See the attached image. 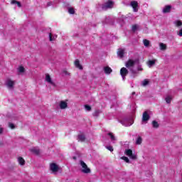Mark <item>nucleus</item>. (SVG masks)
<instances>
[{
    "mask_svg": "<svg viewBox=\"0 0 182 182\" xmlns=\"http://www.w3.org/2000/svg\"><path fill=\"white\" fill-rule=\"evenodd\" d=\"M59 106H60V109L63 110L68 107V102H66L65 101H61L60 102Z\"/></svg>",
    "mask_w": 182,
    "mask_h": 182,
    "instance_id": "obj_13",
    "label": "nucleus"
},
{
    "mask_svg": "<svg viewBox=\"0 0 182 182\" xmlns=\"http://www.w3.org/2000/svg\"><path fill=\"white\" fill-rule=\"evenodd\" d=\"M156 64V60H150L148 61V66L149 68H151V66H154V65Z\"/></svg>",
    "mask_w": 182,
    "mask_h": 182,
    "instance_id": "obj_22",
    "label": "nucleus"
},
{
    "mask_svg": "<svg viewBox=\"0 0 182 182\" xmlns=\"http://www.w3.org/2000/svg\"><path fill=\"white\" fill-rule=\"evenodd\" d=\"M4 133V128L0 127V134H2Z\"/></svg>",
    "mask_w": 182,
    "mask_h": 182,
    "instance_id": "obj_41",
    "label": "nucleus"
},
{
    "mask_svg": "<svg viewBox=\"0 0 182 182\" xmlns=\"http://www.w3.org/2000/svg\"><path fill=\"white\" fill-rule=\"evenodd\" d=\"M125 154L129 156L132 160H136V155L133 154V151H132V149H126Z\"/></svg>",
    "mask_w": 182,
    "mask_h": 182,
    "instance_id": "obj_9",
    "label": "nucleus"
},
{
    "mask_svg": "<svg viewBox=\"0 0 182 182\" xmlns=\"http://www.w3.org/2000/svg\"><path fill=\"white\" fill-rule=\"evenodd\" d=\"M86 137L83 134L78 135V141H85Z\"/></svg>",
    "mask_w": 182,
    "mask_h": 182,
    "instance_id": "obj_23",
    "label": "nucleus"
},
{
    "mask_svg": "<svg viewBox=\"0 0 182 182\" xmlns=\"http://www.w3.org/2000/svg\"><path fill=\"white\" fill-rule=\"evenodd\" d=\"M18 164H20V166L25 165V159H23V158L21 156L18 158Z\"/></svg>",
    "mask_w": 182,
    "mask_h": 182,
    "instance_id": "obj_17",
    "label": "nucleus"
},
{
    "mask_svg": "<svg viewBox=\"0 0 182 182\" xmlns=\"http://www.w3.org/2000/svg\"><path fill=\"white\" fill-rule=\"evenodd\" d=\"M50 170L52 171V173L56 174V173L59 171V166H58V164L52 163L50 164Z\"/></svg>",
    "mask_w": 182,
    "mask_h": 182,
    "instance_id": "obj_7",
    "label": "nucleus"
},
{
    "mask_svg": "<svg viewBox=\"0 0 182 182\" xmlns=\"http://www.w3.org/2000/svg\"><path fill=\"white\" fill-rule=\"evenodd\" d=\"M75 66L77 67L80 70H82V69H83V68L80 65V63H79V60H75Z\"/></svg>",
    "mask_w": 182,
    "mask_h": 182,
    "instance_id": "obj_16",
    "label": "nucleus"
},
{
    "mask_svg": "<svg viewBox=\"0 0 182 182\" xmlns=\"http://www.w3.org/2000/svg\"><path fill=\"white\" fill-rule=\"evenodd\" d=\"M135 62L133 61L132 60H129L128 62L126 63V67L131 70L132 73L134 75H136L137 73V71L136 70H133V67L134 66Z\"/></svg>",
    "mask_w": 182,
    "mask_h": 182,
    "instance_id": "obj_4",
    "label": "nucleus"
},
{
    "mask_svg": "<svg viewBox=\"0 0 182 182\" xmlns=\"http://www.w3.org/2000/svg\"><path fill=\"white\" fill-rule=\"evenodd\" d=\"M175 26H176L177 28H180V26H182V21H179V20H176L173 22Z\"/></svg>",
    "mask_w": 182,
    "mask_h": 182,
    "instance_id": "obj_18",
    "label": "nucleus"
},
{
    "mask_svg": "<svg viewBox=\"0 0 182 182\" xmlns=\"http://www.w3.org/2000/svg\"><path fill=\"white\" fill-rule=\"evenodd\" d=\"M113 70H112V68L109 66H106L104 67V72L105 73H106V75H110L111 72H112Z\"/></svg>",
    "mask_w": 182,
    "mask_h": 182,
    "instance_id": "obj_15",
    "label": "nucleus"
},
{
    "mask_svg": "<svg viewBox=\"0 0 182 182\" xmlns=\"http://www.w3.org/2000/svg\"><path fill=\"white\" fill-rule=\"evenodd\" d=\"M172 97L170 95H168L166 98L165 100L166 102V103H171V100H172Z\"/></svg>",
    "mask_w": 182,
    "mask_h": 182,
    "instance_id": "obj_25",
    "label": "nucleus"
},
{
    "mask_svg": "<svg viewBox=\"0 0 182 182\" xmlns=\"http://www.w3.org/2000/svg\"><path fill=\"white\" fill-rule=\"evenodd\" d=\"M136 29H139V26H137V25L132 26V31H133V32H136Z\"/></svg>",
    "mask_w": 182,
    "mask_h": 182,
    "instance_id": "obj_36",
    "label": "nucleus"
},
{
    "mask_svg": "<svg viewBox=\"0 0 182 182\" xmlns=\"http://www.w3.org/2000/svg\"><path fill=\"white\" fill-rule=\"evenodd\" d=\"M142 86H147L149 85V80H144L141 82Z\"/></svg>",
    "mask_w": 182,
    "mask_h": 182,
    "instance_id": "obj_30",
    "label": "nucleus"
},
{
    "mask_svg": "<svg viewBox=\"0 0 182 182\" xmlns=\"http://www.w3.org/2000/svg\"><path fill=\"white\" fill-rule=\"evenodd\" d=\"M80 164L82 167V172L85 174H89V173H90V168L87 167L86 163L83 161H80Z\"/></svg>",
    "mask_w": 182,
    "mask_h": 182,
    "instance_id": "obj_5",
    "label": "nucleus"
},
{
    "mask_svg": "<svg viewBox=\"0 0 182 182\" xmlns=\"http://www.w3.org/2000/svg\"><path fill=\"white\" fill-rule=\"evenodd\" d=\"M150 120V115L147 112H144L142 115V123H147Z\"/></svg>",
    "mask_w": 182,
    "mask_h": 182,
    "instance_id": "obj_10",
    "label": "nucleus"
},
{
    "mask_svg": "<svg viewBox=\"0 0 182 182\" xmlns=\"http://www.w3.org/2000/svg\"><path fill=\"white\" fill-rule=\"evenodd\" d=\"M118 122L121 123L122 126H125V127H129L134 123L133 118L132 117L119 119Z\"/></svg>",
    "mask_w": 182,
    "mask_h": 182,
    "instance_id": "obj_1",
    "label": "nucleus"
},
{
    "mask_svg": "<svg viewBox=\"0 0 182 182\" xmlns=\"http://www.w3.org/2000/svg\"><path fill=\"white\" fill-rule=\"evenodd\" d=\"M178 36L182 37V28L178 33Z\"/></svg>",
    "mask_w": 182,
    "mask_h": 182,
    "instance_id": "obj_40",
    "label": "nucleus"
},
{
    "mask_svg": "<svg viewBox=\"0 0 182 182\" xmlns=\"http://www.w3.org/2000/svg\"><path fill=\"white\" fill-rule=\"evenodd\" d=\"M9 127H10V129H15V125L12 123H9Z\"/></svg>",
    "mask_w": 182,
    "mask_h": 182,
    "instance_id": "obj_39",
    "label": "nucleus"
},
{
    "mask_svg": "<svg viewBox=\"0 0 182 182\" xmlns=\"http://www.w3.org/2000/svg\"><path fill=\"white\" fill-rule=\"evenodd\" d=\"M113 5H114V2L112 1V0H107V1L101 6V9H102V11L110 9L113 8Z\"/></svg>",
    "mask_w": 182,
    "mask_h": 182,
    "instance_id": "obj_2",
    "label": "nucleus"
},
{
    "mask_svg": "<svg viewBox=\"0 0 182 182\" xmlns=\"http://www.w3.org/2000/svg\"><path fill=\"white\" fill-rule=\"evenodd\" d=\"M52 5V3H48L47 6H50Z\"/></svg>",
    "mask_w": 182,
    "mask_h": 182,
    "instance_id": "obj_42",
    "label": "nucleus"
},
{
    "mask_svg": "<svg viewBox=\"0 0 182 182\" xmlns=\"http://www.w3.org/2000/svg\"><path fill=\"white\" fill-rule=\"evenodd\" d=\"M131 6L133 8L134 12H137V11H139V4L137 3V1H132Z\"/></svg>",
    "mask_w": 182,
    "mask_h": 182,
    "instance_id": "obj_11",
    "label": "nucleus"
},
{
    "mask_svg": "<svg viewBox=\"0 0 182 182\" xmlns=\"http://www.w3.org/2000/svg\"><path fill=\"white\" fill-rule=\"evenodd\" d=\"M68 13H70V15H73V14H75V9H73V8H69Z\"/></svg>",
    "mask_w": 182,
    "mask_h": 182,
    "instance_id": "obj_33",
    "label": "nucleus"
},
{
    "mask_svg": "<svg viewBox=\"0 0 182 182\" xmlns=\"http://www.w3.org/2000/svg\"><path fill=\"white\" fill-rule=\"evenodd\" d=\"M49 38H50V42H52V41H53L54 39H56L57 36H55L52 37V33H50L49 34Z\"/></svg>",
    "mask_w": 182,
    "mask_h": 182,
    "instance_id": "obj_35",
    "label": "nucleus"
},
{
    "mask_svg": "<svg viewBox=\"0 0 182 182\" xmlns=\"http://www.w3.org/2000/svg\"><path fill=\"white\" fill-rule=\"evenodd\" d=\"M5 85L9 90H14V87L15 86V80H13L11 78H7L6 80Z\"/></svg>",
    "mask_w": 182,
    "mask_h": 182,
    "instance_id": "obj_3",
    "label": "nucleus"
},
{
    "mask_svg": "<svg viewBox=\"0 0 182 182\" xmlns=\"http://www.w3.org/2000/svg\"><path fill=\"white\" fill-rule=\"evenodd\" d=\"M128 73H129V70H127L126 68H121L120 75H121L123 80H124L126 79V76H127Z\"/></svg>",
    "mask_w": 182,
    "mask_h": 182,
    "instance_id": "obj_8",
    "label": "nucleus"
},
{
    "mask_svg": "<svg viewBox=\"0 0 182 182\" xmlns=\"http://www.w3.org/2000/svg\"><path fill=\"white\" fill-rule=\"evenodd\" d=\"M31 151H33V153H35V154H39V149H38L37 148L31 149Z\"/></svg>",
    "mask_w": 182,
    "mask_h": 182,
    "instance_id": "obj_29",
    "label": "nucleus"
},
{
    "mask_svg": "<svg viewBox=\"0 0 182 182\" xmlns=\"http://www.w3.org/2000/svg\"><path fill=\"white\" fill-rule=\"evenodd\" d=\"M99 114H100V110H96V111L93 113V116H95V117H97V116H99Z\"/></svg>",
    "mask_w": 182,
    "mask_h": 182,
    "instance_id": "obj_34",
    "label": "nucleus"
},
{
    "mask_svg": "<svg viewBox=\"0 0 182 182\" xmlns=\"http://www.w3.org/2000/svg\"><path fill=\"white\" fill-rule=\"evenodd\" d=\"M171 11V6H165L162 10L164 14H168Z\"/></svg>",
    "mask_w": 182,
    "mask_h": 182,
    "instance_id": "obj_14",
    "label": "nucleus"
},
{
    "mask_svg": "<svg viewBox=\"0 0 182 182\" xmlns=\"http://www.w3.org/2000/svg\"><path fill=\"white\" fill-rule=\"evenodd\" d=\"M106 149L109 150V151H113V146H106Z\"/></svg>",
    "mask_w": 182,
    "mask_h": 182,
    "instance_id": "obj_37",
    "label": "nucleus"
},
{
    "mask_svg": "<svg viewBox=\"0 0 182 182\" xmlns=\"http://www.w3.org/2000/svg\"><path fill=\"white\" fill-rule=\"evenodd\" d=\"M137 71H138V72H141V71H143V68H141V65H138V67H137Z\"/></svg>",
    "mask_w": 182,
    "mask_h": 182,
    "instance_id": "obj_38",
    "label": "nucleus"
},
{
    "mask_svg": "<svg viewBox=\"0 0 182 182\" xmlns=\"http://www.w3.org/2000/svg\"><path fill=\"white\" fill-rule=\"evenodd\" d=\"M159 48H160L161 50H166V49H167V46H166V44H164L163 43H160Z\"/></svg>",
    "mask_w": 182,
    "mask_h": 182,
    "instance_id": "obj_21",
    "label": "nucleus"
},
{
    "mask_svg": "<svg viewBox=\"0 0 182 182\" xmlns=\"http://www.w3.org/2000/svg\"><path fill=\"white\" fill-rule=\"evenodd\" d=\"M18 73H25V68H23V66H19L18 68Z\"/></svg>",
    "mask_w": 182,
    "mask_h": 182,
    "instance_id": "obj_24",
    "label": "nucleus"
},
{
    "mask_svg": "<svg viewBox=\"0 0 182 182\" xmlns=\"http://www.w3.org/2000/svg\"><path fill=\"white\" fill-rule=\"evenodd\" d=\"M122 160H124V161H126V163H130V160H129V158H127V156H122Z\"/></svg>",
    "mask_w": 182,
    "mask_h": 182,
    "instance_id": "obj_31",
    "label": "nucleus"
},
{
    "mask_svg": "<svg viewBox=\"0 0 182 182\" xmlns=\"http://www.w3.org/2000/svg\"><path fill=\"white\" fill-rule=\"evenodd\" d=\"M152 126L155 129H157L159 127V122H157L156 121H153L152 122Z\"/></svg>",
    "mask_w": 182,
    "mask_h": 182,
    "instance_id": "obj_28",
    "label": "nucleus"
},
{
    "mask_svg": "<svg viewBox=\"0 0 182 182\" xmlns=\"http://www.w3.org/2000/svg\"><path fill=\"white\" fill-rule=\"evenodd\" d=\"M108 136H109L110 139H111V141H112L113 143H114V141H116V137L114 136V135L113 134V133L109 132L108 134Z\"/></svg>",
    "mask_w": 182,
    "mask_h": 182,
    "instance_id": "obj_20",
    "label": "nucleus"
},
{
    "mask_svg": "<svg viewBox=\"0 0 182 182\" xmlns=\"http://www.w3.org/2000/svg\"><path fill=\"white\" fill-rule=\"evenodd\" d=\"M85 109L87 112H90V110H92V107L87 105H85Z\"/></svg>",
    "mask_w": 182,
    "mask_h": 182,
    "instance_id": "obj_32",
    "label": "nucleus"
},
{
    "mask_svg": "<svg viewBox=\"0 0 182 182\" xmlns=\"http://www.w3.org/2000/svg\"><path fill=\"white\" fill-rule=\"evenodd\" d=\"M142 141L143 139H141V137L139 136L136 139V144H141Z\"/></svg>",
    "mask_w": 182,
    "mask_h": 182,
    "instance_id": "obj_26",
    "label": "nucleus"
},
{
    "mask_svg": "<svg viewBox=\"0 0 182 182\" xmlns=\"http://www.w3.org/2000/svg\"><path fill=\"white\" fill-rule=\"evenodd\" d=\"M143 43H144V46L146 48H149V46H150V41H149L147 39H144L143 40Z\"/></svg>",
    "mask_w": 182,
    "mask_h": 182,
    "instance_id": "obj_19",
    "label": "nucleus"
},
{
    "mask_svg": "<svg viewBox=\"0 0 182 182\" xmlns=\"http://www.w3.org/2000/svg\"><path fill=\"white\" fill-rule=\"evenodd\" d=\"M126 53L125 50L122 49V48H119L118 49L117 51V55L119 56V58H120L122 59V58H123V56H124V54Z\"/></svg>",
    "mask_w": 182,
    "mask_h": 182,
    "instance_id": "obj_12",
    "label": "nucleus"
},
{
    "mask_svg": "<svg viewBox=\"0 0 182 182\" xmlns=\"http://www.w3.org/2000/svg\"><path fill=\"white\" fill-rule=\"evenodd\" d=\"M136 92H133L132 95H135Z\"/></svg>",
    "mask_w": 182,
    "mask_h": 182,
    "instance_id": "obj_43",
    "label": "nucleus"
},
{
    "mask_svg": "<svg viewBox=\"0 0 182 182\" xmlns=\"http://www.w3.org/2000/svg\"><path fill=\"white\" fill-rule=\"evenodd\" d=\"M11 4H16L18 6V8H21V2H19V1L12 0Z\"/></svg>",
    "mask_w": 182,
    "mask_h": 182,
    "instance_id": "obj_27",
    "label": "nucleus"
},
{
    "mask_svg": "<svg viewBox=\"0 0 182 182\" xmlns=\"http://www.w3.org/2000/svg\"><path fill=\"white\" fill-rule=\"evenodd\" d=\"M98 9H100V7H98Z\"/></svg>",
    "mask_w": 182,
    "mask_h": 182,
    "instance_id": "obj_44",
    "label": "nucleus"
},
{
    "mask_svg": "<svg viewBox=\"0 0 182 182\" xmlns=\"http://www.w3.org/2000/svg\"><path fill=\"white\" fill-rule=\"evenodd\" d=\"M45 81L48 83V85H50V86H53V87H56V84L55 83V81L52 80V77H50V75L48 73L46 74Z\"/></svg>",
    "mask_w": 182,
    "mask_h": 182,
    "instance_id": "obj_6",
    "label": "nucleus"
}]
</instances>
